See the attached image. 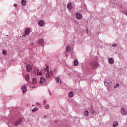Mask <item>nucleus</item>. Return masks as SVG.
I'll return each mask as SVG.
<instances>
[{"label": "nucleus", "mask_w": 127, "mask_h": 127, "mask_svg": "<svg viewBox=\"0 0 127 127\" xmlns=\"http://www.w3.org/2000/svg\"><path fill=\"white\" fill-rule=\"evenodd\" d=\"M26 70L27 72H30L31 70H32V67L30 64H28L26 66Z\"/></svg>", "instance_id": "obj_8"}, {"label": "nucleus", "mask_w": 127, "mask_h": 127, "mask_svg": "<svg viewBox=\"0 0 127 127\" xmlns=\"http://www.w3.org/2000/svg\"><path fill=\"white\" fill-rule=\"evenodd\" d=\"M25 79L27 81H29V74H26L25 75Z\"/></svg>", "instance_id": "obj_14"}, {"label": "nucleus", "mask_w": 127, "mask_h": 127, "mask_svg": "<svg viewBox=\"0 0 127 127\" xmlns=\"http://www.w3.org/2000/svg\"><path fill=\"white\" fill-rule=\"evenodd\" d=\"M21 89L23 93H25V92L27 91V89L26 88V86L25 85H23V86H22Z\"/></svg>", "instance_id": "obj_10"}, {"label": "nucleus", "mask_w": 127, "mask_h": 127, "mask_svg": "<svg viewBox=\"0 0 127 127\" xmlns=\"http://www.w3.org/2000/svg\"><path fill=\"white\" fill-rule=\"evenodd\" d=\"M108 84H109L108 82H104V84L105 85V86H108Z\"/></svg>", "instance_id": "obj_31"}, {"label": "nucleus", "mask_w": 127, "mask_h": 127, "mask_svg": "<svg viewBox=\"0 0 127 127\" xmlns=\"http://www.w3.org/2000/svg\"><path fill=\"white\" fill-rule=\"evenodd\" d=\"M69 98H73L74 97V94L73 93V91H71L68 93Z\"/></svg>", "instance_id": "obj_13"}, {"label": "nucleus", "mask_w": 127, "mask_h": 127, "mask_svg": "<svg viewBox=\"0 0 127 127\" xmlns=\"http://www.w3.org/2000/svg\"><path fill=\"white\" fill-rule=\"evenodd\" d=\"M55 80L57 81V82L59 83V80H60V78L59 77H57L55 78Z\"/></svg>", "instance_id": "obj_26"}, {"label": "nucleus", "mask_w": 127, "mask_h": 127, "mask_svg": "<svg viewBox=\"0 0 127 127\" xmlns=\"http://www.w3.org/2000/svg\"><path fill=\"white\" fill-rule=\"evenodd\" d=\"M75 17L77 19H81L82 18V14L80 13H76L75 14Z\"/></svg>", "instance_id": "obj_7"}, {"label": "nucleus", "mask_w": 127, "mask_h": 127, "mask_svg": "<svg viewBox=\"0 0 127 127\" xmlns=\"http://www.w3.org/2000/svg\"><path fill=\"white\" fill-rule=\"evenodd\" d=\"M120 87V84L117 83L116 84V85H114V88L116 89V88H119Z\"/></svg>", "instance_id": "obj_27"}, {"label": "nucleus", "mask_w": 127, "mask_h": 127, "mask_svg": "<svg viewBox=\"0 0 127 127\" xmlns=\"http://www.w3.org/2000/svg\"><path fill=\"white\" fill-rule=\"evenodd\" d=\"M118 126H119V123L118 122H115L113 123V127H118Z\"/></svg>", "instance_id": "obj_16"}, {"label": "nucleus", "mask_w": 127, "mask_h": 127, "mask_svg": "<svg viewBox=\"0 0 127 127\" xmlns=\"http://www.w3.org/2000/svg\"><path fill=\"white\" fill-rule=\"evenodd\" d=\"M50 108V106L49 105V104H47L44 106V108L46 110H48V109H49Z\"/></svg>", "instance_id": "obj_24"}, {"label": "nucleus", "mask_w": 127, "mask_h": 127, "mask_svg": "<svg viewBox=\"0 0 127 127\" xmlns=\"http://www.w3.org/2000/svg\"><path fill=\"white\" fill-rule=\"evenodd\" d=\"M112 46H113V47H117V44H113L112 45Z\"/></svg>", "instance_id": "obj_30"}, {"label": "nucleus", "mask_w": 127, "mask_h": 127, "mask_svg": "<svg viewBox=\"0 0 127 127\" xmlns=\"http://www.w3.org/2000/svg\"><path fill=\"white\" fill-rule=\"evenodd\" d=\"M45 24V22L43 20H40L38 22V25L39 26H43Z\"/></svg>", "instance_id": "obj_4"}, {"label": "nucleus", "mask_w": 127, "mask_h": 127, "mask_svg": "<svg viewBox=\"0 0 127 127\" xmlns=\"http://www.w3.org/2000/svg\"><path fill=\"white\" fill-rule=\"evenodd\" d=\"M42 74V72L39 71V69H38L37 72V74L39 76H41Z\"/></svg>", "instance_id": "obj_23"}, {"label": "nucleus", "mask_w": 127, "mask_h": 127, "mask_svg": "<svg viewBox=\"0 0 127 127\" xmlns=\"http://www.w3.org/2000/svg\"><path fill=\"white\" fill-rule=\"evenodd\" d=\"M84 115L85 117H88V116H89V111L87 110L84 111Z\"/></svg>", "instance_id": "obj_17"}, {"label": "nucleus", "mask_w": 127, "mask_h": 127, "mask_svg": "<svg viewBox=\"0 0 127 127\" xmlns=\"http://www.w3.org/2000/svg\"><path fill=\"white\" fill-rule=\"evenodd\" d=\"M46 68L45 69L46 71H49V66L48 65H46Z\"/></svg>", "instance_id": "obj_28"}, {"label": "nucleus", "mask_w": 127, "mask_h": 127, "mask_svg": "<svg viewBox=\"0 0 127 127\" xmlns=\"http://www.w3.org/2000/svg\"><path fill=\"white\" fill-rule=\"evenodd\" d=\"M33 84H34V85L37 84V79H36V78H33Z\"/></svg>", "instance_id": "obj_18"}, {"label": "nucleus", "mask_w": 127, "mask_h": 127, "mask_svg": "<svg viewBox=\"0 0 127 127\" xmlns=\"http://www.w3.org/2000/svg\"><path fill=\"white\" fill-rule=\"evenodd\" d=\"M2 54H3V55H6V54H7L6 51L3 50Z\"/></svg>", "instance_id": "obj_25"}, {"label": "nucleus", "mask_w": 127, "mask_h": 127, "mask_svg": "<svg viewBox=\"0 0 127 127\" xmlns=\"http://www.w3.org/2000/svg\"><path fill=\"white\" fill-rule=\"evenodd\" d=\"M90 66L92 69H97L99 67V63L96 61H92L90 63Z\"/></svg>", "instance_id": "obj_1"}, {"label": "nucleus", "mask_w": 127, "mask_h": 127, "mask_svg": "<svg viewBox=\"0 0 127 127\" xmlns=\"http://www.w3.org/2000/svg\"><path fill=\"white\" fill-rule=\"evenodd\" d=\"M37 111H38V108L35 107L32 109V112H33V113H34L35 112H37Z\"/></svg>", "instance_id": "obj_20"}, {"label": "nucleus", "mask_w": 127, "mask_h": 127, "mask_svg": "<svg viewBox=\"0 0 127 127\" xmlns=\"http://www.w3.org/2000/svg\"><path fill=\"white\" fill-rule=\"evenodd\" d=\"M22 4L23 6L26 5V0H22Z\"/></svg>", "instance_id": "obj_19"}, {"label": "nucleus", "mask_w": 127, "mask_h": 127, "mask_svg": "<svg viewBox=\"0 0 127 127\" xmlns=\"http://www.w3.org/2000/svg\"><path fill=\"white\" fill-rule=\"evenodd\" d=\"M62 82V81L60 80V83H61Z\"/></svg>", "instance_id": "obj_35"}, {"label": "nucleus", "mask_w": 127, "mask_h": 127, "mask_svg": "<svg viewBox=\"0 0 127 127\" xmlns=\"http://www.w3.org/2000/svg\"><path fill=\"white\" fill-rule=\"evenodd\" d=\"M108 62L110 64H114V61L113 59H112V58H110L109 60H108Z\"/></svg>", "instance_id": "obj_15"}, {"label": "nucleus", "mask_w": 127, "mask_h": 127, "mask_svg": "<svg viewBox=\"0 0 127 127\" xmlns=\"http://www.w3.org/2000/svg\"><path fill=\"white\" fill-rule=\"evenodd\" d=\"M66 52H71V47L70 46H67L66 47V49H65Z\"/></svg>", "instance_id": "obj_11"}, {"label": "nucleus", "mask_w": 127, "mask_h": 127, "mask_svg": "<svg viewBox=\"0 0 127 127\" xmlns=\"http://www.w3.org/2000/svg\"><path fill=\"white\" fill-rule=\"evenodd\" d=\"M36 105H37V106H41V104L40 103H36Z\"/></svg>", "instance_id": "obj_33"}, {"label": "nucleus", "mask_w": 127, "mask_h": 127, "mask_svg": "<svg viewBox=\"0 0 127 127\" xmlns=\"http://www.w3.org/2000/svg\"><path fill=\"white\" fill-rule=\"evenodd\" d=\"M44 118H46V115H45V116H44Z\"/></svg>", "instance_id": "obj_36"}, {"label": "nucleus", "mask_w": 127, "mask_h": 127, "mask_svg": "<svg viewBox=\"0 0 127 127\" xmlns=\"http://www.w3.org/2000/svg\"><path fill=\"white\" fill-rule=\"evenodd\" d=\"M31 31L30 29L29 28H27L25 30V34L22 35L23 37H25L26 36H28L29 34H30Z\"/></svg>", "instance_id": "obj_2"}, {"label": "nucleus", "mask_w": 127, "mask_h": 127, "mask_svg": "<svg viewBox=\"0 0 127 127\" xmlns=\"http://www.w3.org/2000/svg\"><path fill=\"white\" fill-rule=\"evenodd\" d=\"M21 121H22V119L20 118L18 120L15 122L14 125L15 126H19L21 123Z\"/></svg>", "instance_id": "obj_3"}, {"label": "nucleus", "mask_w": 127, "mask_h": 127, "mask_svg": "<svg viewBox=\"0 0 127 127\" xmlns=\"http://www.w3.org/2000/svg\"><path fill=\"white\" fill-rule=\"evenodd\" d=\"M14 6L16 7V6H17V4L16 3L14 4Z\"/></svg>", "instance_id": "obj_34"}, {"label": "nucleus", "mask_w": 127, "mask_h": 127, "mask_svg": "<svg viewBox=\"0 0 127 127\" xmlns=\"http://www.w3.org/2000/svg\"><path fill=\"white\" fill-rule=\"evenodd\" d=\"M67 8L68 10H70V9H72V8H73V6H72V3L71 2L68 3Z\"/></svg>", "instance_id": "obj_9"}, {"label": "nucleus", "mask_w": 127, "mask_h": 127, "mask_svg": "<svg viewBox=\"0 0 127 127\" xmlns=\"http://www.w3.org/2000/svg\"><path fill=\"white\" fill-rule=\"evenodd\" d=\"M121 114L125 116V115H127V111L125 110V109L122 108L121 110Z\"/></svg>", "instance_id": "obj_12"}, {"label": "nucleus", "mask_w": 127, "mask_h": 127, "mask_svg": "<svg viewBox=\"0 0 127 127\" xmlns=\"http://www.w3.org/2000/svg\"><path fill=\"white\" fill-rule=\"evenodd\" d=\"M79 64V63L78 62V61L75 60L74 62V66H77Z\"/></svg>", "instance_id": "obj_22"}, {"label": "nucleus", "mask_w": 127, "mask_h": 127, "mask_svg": "<svg viewBox=\"0 0 127 127\" xmlns=\"http://www.w3.org/2000/svg\"><path fill=\"white\" fill-rule=\"evenodd\" d=\"M39 43L40 44H44V40L41 39L39 41Z\"/></svg>", "instance_id": "obj_21"}, {"label": "nucleus", "mask_w": 127, "mask_h": 127, "mask_svg": "<svg viewBox=\"0 0 127 127\" xmlns=\"http://www.w3.org/2000/svg\"><path fill=\"white\" fill-rule=\"evenodd\" d=\"M43 103L44 104V105H46V101L44 100V101L43 102Z\"/></svg>", "instance_id": "obj_32"}, {"label": "nucleus", "mask_w": 127, "mask_h": 127, "mask_svg": "<svg viewBox=\"0 0 127 127\" xmlns=\"http://www.w3.org/2000/svg\"><path fill=\"white\" fill-rule=\"evenodd\" d=\"M45 79L43 78V77H41L40 80V84H41L42 85H44L45 84Z\"/></svg>", "instance_id": "obj_6"}, {"label": "nucleus", "mask_w": 127, "mask_h": 127, "mask_svg": "<svg viewBox=\"0 0 127 127\" xmlns=\"http://www.w3.org/2000/svg\"><path fill=\"white\" fill-rule=\"evenodd\" d=\"M53 74V71H50V72L47 73L46 77L47 78H50V77L52 76Z\"/></svg>", "instance_id": "obj_5"}, {"label": "nucleus", "mask_w": 127, "mask_h": 127, "mask_svg": "<svg viewBox=\"0 0 127 127\" xmlns=\"http://www.w3.org/2000/svg\"><path fill=\"white\" fill-rule=\"evenodd\" d=\"M124 14H125V15H127V11H124Z\"/></svg>", "instance_id": "obj_29"}]
</instances>
